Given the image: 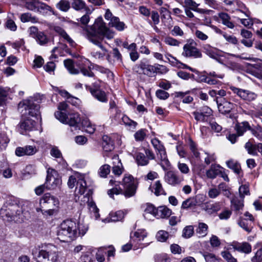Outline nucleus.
<instances>
[{"mask_svg": "<svg viewBox=\"0 0 262 262\" xmlns=\"http://www.w3.org/2000/svg\"><path fill=\"white\" fill-rule=\"evenodd\" d=\"M83 35L90 42L99 47L101 52L93 51L91 55L98 59H103L106 55L107 50L102 44L103 37L111 39L115 35V32L108 28L101 17L97 18L94 24L90 27H84L83 29Z\"/></svg>", "mask_w": 262, "mask_h": 262, "instance_id": "1", "label": "nucleus"}, {"mask_svg": "<svg viewBox=\"0 0 262 262\" xmlns=\"http://www.w3.org/2000/svg\"><path fill=\"white\" fill-rule=\"evenodd\" d=\"M32 254L37 262H57L59 258L57 248L52 244L42 246L41 249H33Z\"/></svg>", "mask_w": 262, "mask_h": 262, "instance_id": "2", "label": "nucleus"}, {"mask_svg": "<svg viewBox=\"0 0 262 262\" xmlns=\"http://www.w3.org/2000/svg\"><path fill=\"white\" fill-rule=\"evenodd\" d=\"M58 238L62 242H70L78 236L77 224L72 220H67L60 224L57 232Z\"/></svg>", "mask_w": 262, "mask_h": 262, "instance_id": "3", "label": "nucleus"}, {"mask_svg": "<svg viewBox=\"0 0 262 262\" xmlns=\"http://www.w3.org/2000/svg\"><path fill=\"white\" fill-rule=\"evenodd\" d=\"M110 184L115 186H119L120 184L123 186V194L126 198L134 196L138 186V182L131 174H125L122 182H117L114 180L110 181Z\"/></svg>", "mask_w": 262, "mask_h": 262, "instance_id": "4", "label": "nucleus"}, {"mask_svg": "<svg viewBox=\"0 0 262 262\" xmlns=\"http://www.w3.org/2000/svg\"><path fill=\"white\" fill-rule=\"evenodd\" d=\"M55 117L62 123L68 124L75 128L78 127L79 123L81 119L78 113H71L67 115L66 114L60 111H57L55 113Z\"/></svg>", "mask_w": 262, "mask_h": 262, "instance_id": "5", "label": "nucleus"}, {"mask_svg": "<svg viewBox=\"0 0 262 262\" xmlns=\"http://www.w3.org/2000/svg\"><path fill=\"white\" fill-rule=\"evenodd\" d=\"M19 108H24L26 112L24 113L23 116L29 115L31 117H35L38 121L39 119L41 120L39 113V105L37 103H35L32 99L25 100L23 102H20L18 104Z\"/></svg>", "mask_w": 262, "mask_h": 262, "instance_id": "6", "label": "nucleus"}, {"mask_svg": "<svg viewBox=\"0 0 262 262\" xmlns=\"http://www.w3.org/2000/svg\"><path fill=\"white\" fill-rule=\"evenodd\" d=\"M196 42L193 39L187 40L183 46L182 56L187 58H199L202 57V54L196 47Z\"/></svg>", "mask_w": 262, "mask_h": 262, "instance_id": "7", "label": "nucleus"}, {"mask_svg": "<svg viewBox=\"0 0 262 262\" xmlns=\"http://www.w3.org/2000/svg\"><path fill=\"white\" fill-rule=\"evenodd\" d=\"M25 6L28 10L36 13H44L50 11L54 14V10L51 7L38 0L27 1Z\"/></svg>", "mask_w": 262, "mask_h": 262, "instance_id": "8", "label": "nucleus"}, {"mask_svg": "<svg viewBox=\"0 0 262 262\" xmlns=\"http://www.w3.org/2000/svg\"><path fill=\"white\" fill-rule=\"evenodd\" d=\"M62 183L61 179L57 176L56 171L52 168L47 170L46 184L47 189L54 190L59 188Z\"/></svg>", "mask_w": 262, "mask_h": 262, "instance_id": "9", "label": "nucleus"}, {"mask_svg": "<svg viewBox=\"0 0 262 262\" xmlns=\"http://www.w3.org/2000/svg\"><path fill=\"white\" fill-rule=\"evenodd\" d=\"M40 204L42 207L49 208L48 210L45 211V213H50V210H54L58 207L59 202L57 198L49 193H47L41 198Z\"/></svg>", "mask_w": 262, "mask_h": 262, "instance_id": "10", "label": "nucleus"}, {"mask_svg": "<svg viewBox=\"0 0 262 262\" xmlns=\"http://www.w3.org/2000/svg\"><path fill=\"white\" fill-rule=\"evenodd\" d=\"M230 89L246 103L253 102L257 98V94L248 90L242 89L233 86H230Z\"/></svg>", "mask_w": 262, "mask_h": 262, "instance_id": "11", "label": "nucleus"}, {"mask_svg": "<svg viewBox=\"0 0 262 262\" xmlns=\"http://www.w3.org/2000/svg\"><path fill=\"white\" fill-rule=\"evenodd\" d=\"M133 70L139 74L151 76L155 73V67L149 64L146 60H141L134 67Z\"/></svg>", "mask_w": 262, "mask_h": 262, "instance_id": "12", "label": "nucleus"}, {"mask_svg": "<svg viewBox=\"0 0 262 262\" xmlns=\"http://www.w3.org/2000/svg\"><path fill=\"white\" fill-rule=\"evenodd\" d=\"M165 181L172 186L180 185L184 181V176L177 171L170 170L167 171L164 176Z\"/></svg>", "mask_w": 262, "mask_h": 262, "instance_id": "13", "label": "nucleus"}, {"mask_svg": "<svg viewBox=\"0 0 262 262\" xmlns=\"http://www.w3.org/2000/svg\"><path fill=\"white\" fill-rule=\"evenodd\" d=\"M104 18L110 21L108 23L110 27H114L119 31L124 30L126 27L124 22L121 21L119 17L114 16L108 9L106 10Z\"/></svg>", "mask_w": 262, "mask_h": 262, "instance_id": "14", "label": "nucleus"}, {"mask_svg": "<svg viewBox=\"0 0 262 262\" xmlns=\"http://www.w3.org/2000/svg\"><path fill=\"white\" fill-rule=\"evenodd\" d=\"M37 122L30 117L24 116V118L18 125V130L22 135L26 131H31L36 129Z\"/></svg>", "mask_w": 262, "mask_h": 262, "instance_id": "15", "label": "nucleus"}, {"mask_svg": "<svg viewBox=\"0 0 262 262\" xmlns=\"http://www.w3.org/2000/svg\"><path fill=\"white\" fill-rule=\"evenodd\" d=\"M212 110L207 106H203L192 113L194 119L197 121L206 122L212 115Z\"/></svg>", "mask_w": 262, "mask_h": 262, "instance_id": "16", "label": "nucleus"}, {"mask_svg": "<svg viewBox=\"0 0 262 262\" xmlns=\"http://www.w3.org/2000/svg\"><path fill=\"white\" fill-rule=\"evenodd\" d=\"M254 220V218L251 214H243V215L240 216L238 224L246 231L249 233L253 228Z\"/></svg>", "mask_w": 262, "mask_h": 262, "instance_id": "17", "label": "nucleus"}, {"mask_svg": "<svg viewBox=\"0 0 262 262\" xmlns=\"http://www.w3.org/2000/svg\"><path fill=\"white\" fill-rule=\"evenodd\" d=\"M38 151V148L33 145H26L23 147H16L15 153L18 157L31 156Z\"/></svg>", "mask_w": 262, "mask_h": 262, "instance_id": "18", "label": "nucleus"}, {"mask_svg": "<svg viewBox=\"0 0 262 262\" xmlns=\"http://www.w3.org/2000/svg\"><path fill=\"white\" fill-rule=\"evenodd\" d=\"M141 207L146 213H171V211L166 206L156 208L153 204L149 203L142 205Z\"/></svg>", "mask_w": 262, "mask_h": 262, "instance_id": "19", "label": "nucleus"}, {"mask_svg": "<svg viewBox=\"0 0 262 262\" xmlns=\"http://www.w3.org/2000/svg\"><path fill=\"white\" fill-rule=\"evenodd\" d=\"M77 183L75 188V195H82L85 193L87 185L85 180V174H78Z\"/></svg>", "mask_w": 262, "mask_h": 262, "instance_id": "20", "label": "nucleus"}, {"mask_svg": "<svg viewBox=\"0 0 262 262\" xmlns=\"http://www.w3.org/2000/svg\"><path fill=\"white\" fill-rule=\"evenodd\" d=\"M231 246L234 250L246 254H249L252 251L251 245L248 242H233Z\"/></svg>", "mask_w": 262, "mask_h": 262, "instance_id": "21", "label": "nucleus"}, {"mask_svg": "<svg viewBox=\"0 0 262 262\" xmlns=\"http://www.w3.org/2000/svg\"><path fill=\"white\" fill-rule=\"evenodd\" d=\"M158 163L164 170H167L170 165V162L167 158L165 149L156 152Z\"/></svg>", "mask_w": 262, "mask_h": 262, "instance_id": "22", "label": "nucleus"}, {"mask_svg": "<svg viewBox=\"0 0 262 262\" xmlns=\"http://www.w3.org/2000/svg\"><path fill=\"white\" fill-rule=\"evenodd\" d=\"M216 102L217 104V107L219 112L223 114H228L230 112L231 110L233 108V104L225 101L222 103L221 97H216Z\"/></svg>", "mask_w": 262, "mask_h": 262, "instance_id": "23", "label": "nucleus"}, {"mask_svg": "<svg viewBox=\"0 0 262 262\" xmlns=\"http://www.w3.org/2000/svg\"><path fill=\"white\" fill-rule=\"evenodd\" d=\"M89 90L92 96L98 101L102 102H106L107 101V98L105 92L99 89L92 87H90Z\"/></svg>", "mask_w": 262, "mask_h": 262, "instance_id": "24", "label": "nucleus"}, {"mask_svg": "<svg viewBox=\"0 0 262 262\" xmlns=\"http://www.w3.org/2000/svg\"><path fill=\"white\" fill-rule=\"evenodd\" d=\"M234 129L238 136H242L247 130L251 129V126L246 121L237 122L234 126Z\"/></svg>", "mask_w": 262, "mask_h": 262, "instance_id": "25", "label": "nucleus"}, {"mask_svg": "<svg viewBox=\"0 0 262 262\" xmlns=\"http://www.w3.org/2000/svg\"><path fill=\"white\" fill-rule=\"evenodd\" d=\"M55 31L62 37L65 41L69 43L71 47H75L76 46V42L62 28L60 27H56L55 28Z\"/></svg>", "mask_w": 262, "mask_h": 262, "instance_id": "26", "label": "nucleus"}, {"mask_svg": "<svg viewBox=\"0 0 262 262\" xmlns=\"http://www.w3.org/2000/svg\"><path fill=\"white\" fill-rule=\"evenodd\" d=\"M15 19V17L14 14L12 13H9L5 23V28L11 31H15L17 30V27L14 22Z\"/></svg>", "mask_w": 262, "mask_h": 262, "instance_id": "27", "label": "nucleus"}, {"mask_svg": "<svg viewBox=\"0 0 262 262\" xmlns=\"http://www.w3.org/2000/svg\"><path fill=\"white\" fill-rule=\"evenodd\" d=\"M219 17L222 21V23L230 29H233L235 27L234 23L231 21V18L229 15L225 12L219 13Z\"/></svg>", "mask_w": 262, "mask_h": 262, "instance_id": "28", "label": "nucleus"}, {"mask_svg": "<svg viewBox=\"0 0 262 262\" xmlns=\"http://www.w3.org/2000/svg\"><path fill=\"white\" fill-rule=\"evenodd\" d=\"M221 169H223L219 165L212 164L210 168L206 172V176L208 178L214 179L220 174Z\"/></svg>", "mask_w": 262, "mask_h": 262, "instance_id": "29", "label": "nucleus"}, {"mask_svg": "<svg viewBox=\"0 0 262 262\" xmlns=\"http://www.w3.org/2000/svg\"><path fill=\"white\" fill-rule=\"evenodd\" d=\"M152 191L154 193V194L159 196L160 195H166V193L165 191L161 182L160 181H157L153 184L152 186Z\"/></svg>", "mask_w": 262, "mask_h": 262, "instance_id": "30", "label": "nucleus"}, {"mask_svg": "<svg viewBox=\"0 0 262 262\" xmlns=\"http://www.w3.org/2000/svg\"><path fill=\"white\" fill-rule=\"evenodd\" d=\"M182 5L184 9H189L192 11L199 12L202 11V10L198 8L199 4H197L193 0H184Z\"/></svg>", "mask_w": 262, "mask_h": 262, "instance_id": "31", "label": "nucleus"}, {"mask_svg": "<svg viewBox=\"0 0 262 262\" xmlns=\"http://www.w3.org/2000/svg\"><path fill=\"white\" fill-rule=\"evenodd\" d=\"M147 233L144 230H138L134 233V237L130 235L131 237V243L134 244L136 242L141 241L143 240L144 238L146 237Z\"/></svg>", "mask_w": 262, "mask_h": 262, "instance_id": "32", "label": "nucleus"}, {"mask_svg": "<svg viewBox=\"0 0 262 262\" xmlns=\"http://www.w3.org/2000/svg\"><path fill=\"white\" fill-rule=\"evenodd\" d=\"M231 209L234 211H238L242 210L244 207L243 199L239 200L237 197H234L231 200Z\"/></svg>", "mask_w": 262, "mask_h": 262, "instance_id": "33", "label": "nucleus"}, {"mask_svg": "<svg viewBox=\"0 0 262 262\" xmlns=\"http://www.w3.org/2000/svg\"><path fill=\"white\" fill-rule=\"evenodd\" d=\"M20 21L23 23L31 22L35 24L38 22V19L35 16H32L29 12L24 13L20 16Z\"/></svg>", "mask_w": 262, "mask_h": 262, "instance_id": "34", "label": "nucleus"}, {"mask_svg": "<svg viewBox=\"0 0 262 262\" xmlns=\"http://www.w3.org/2000/svg\"><path fill=\"white\" fill-rule=\"evenodd\" d=\"M90 62L87 59L84 61V66L85 67L80 66L79 68L81 73L85 76L92 77L94 76V73L91 71V68L89 65Z\"/></svg>", "mask_w": 262, "mask_h": 262, "instance_id": "35", "label": "nucleus"}, {"mask_svg": "<svg viewBox=\"0 0 262 262\" xmlns=\"http://www.w3.org/2000/svg\"><path fill=\"white\" fill-rule=\"evenodd\" d=\"M124 214H108L107 217L101 219V220L104 223L120 221L124 217Z\"/></svg>", "mask_w": 262, "mask_h": 262, "instance_id": "36", "label": "nucleus"}, {"mask_svg": "<svg viewBox=\"0 0 262 262\" xmlns=\"http://www.w3.org/2000/svg\"><path fill=\"white\" fill-rule=\"evenodd\" d=\"M227 167L232 169L235 173L239 174L241 171L240 164L234 160H230L226 162Z\"/></svg>", "mask_w": 262, "mask_h": 262, "instance_id": "37", "label": "nucleus"}, {"mask_svg": "<svg viewBox=\"0 0 262 262\" xmlns=\"http://www.w3.org/2000/svg\"><path fill=\"white\" fill-rule=\"evenodd\" d=\"M135 158L137 164L139 166H145L149 163V160L143 153H136Z\"/></svg>", "mask_w": 262, "mask_h": 262, "instance_id": "38", "label": "nucleus"}, {"mask_svg": "<svg viewBox=\"0 0 262 262\" xmlns=\"http://www.w3.org/2000/svg\"><path fill=\"white\" fill-rule=\"evenodd\" d=\"M64 64L65 67L67 69L69 72L72 74H78L79 71L78 69L75 68L73 64V62L71 59H66L64 61Z\"/></svg>", "mask_w": 262, "mask_h": 262, "instance_id": "39", "label": "nucleus"}, {"mask_svg": "<svg viewBox=\"0 0 262 262\" xmlns=\"http://www.w3.org/2000/svg\"><path fill=\"white\" fill-rule=\"evenodd\" d=\"M203 49L205 53L210 57L215 58L216 56V49L208 44L204 45Z\"/></svg>", "mask_w": 262, "mask_h": 262, "instance_id": "40", "label": "nucleus"}, {"mask_svg": "<svg viewBox=\"0 0 262 262\" xmlns=\"http://www.w3.org/2000/svg\"><path fill=\"white\" fill-rule=\"evenodd\" d=\"M257 246L259 248L255 252L254 255L251 258V262L262 261V243H258Z\"/></svg>", "mask_w": 262, "mask_h": 262, "instance_id": "41", "label": "nucleus"}, {"mask_svg": "<svg viewBox=\"0 0 262 262\" xmlns=\"http://www.w3.org/2000/svg\"><path fill=\"white\" fill-rule=\"evenodd\" d=\"M245 148L248 151L249 154L253 156H256L257 155V144H253L251 142L248 141L246 143L245 145Z\"/></svg>", "mask_w": 262, "mask_h": 262, "instance_id": "42", "label": "nucleus"}, {"mask_svg": "<svg viewBox=\"0 0 262 262\" xmlns=\"http://www.w3.org/2000/svg\"><path fill=\"white\" fill-rule=\"evenodd\" d=\"M175 96L181 98L182 102L184 103H189L193 101V98L190 96L187 95V94L185 93L176 92Z\"/></svg>", "mask_w": 262, "mask_h": 262, "instance_id": "43", "label": "nucleus"}, {"mask_svg": "<svg viewBox=\"0 0 262 262\" xmlns=\"http://www.w3.org/2000/svg\"><path fill=\"white\" fill-rule=\"evenodd\" d=\"M35 39L37 43L41 46L46 45L49 40L46 35L42 32H39Z\"/></svg>", "mask_w": 262, "mask_h": 262, "instance_id": "44", "label": "nucleus"}, {"mask_svg": "<svg viewBox=\"0 0 262 262\" xmlns=\"http://www.w3.org/2000/svg\"><path fill=\"white\" fill-rule=\"evenodd\" d=\"M196 204L195 199L193 198H190L183 202L182 208L183 209H187L194 207Z\"/></svg>", "mask_w": 262, "mask_h": 262, "instance_id": "45", "label": "nucleus"}, {"mask_svg": "<svg viewBox=\"0 0 262 262\" xmlns=\"http://www.w3.org/2000/svg\"><path fill=\"white\" fill-rule=\"evenodd\" d=\"M223 207L222 204L220 202L209 203L207 206V209L209 211L215 212L220 211Z\"/></svg>", "mask_w": 262, "mask_h": 262, "instance_id": "46", "label": "nucleus"}, {"mask_svg": "<svg viewBox=\"0 0 262 262\" xmlns=\"http://www.w3.org/2000/svg\"><path fill=\"white\" fill-rule=\"evenodd\" d=\"M19 215L20 214H4L2 217L6 222H10L14 221L15 222H19L18 219H19Z\"/></svg>", "mask_w": 262, "mask_h": 262, "instance_id": "47", "label": "nucleus"}, {"mask_svg": "<svg viewBox=\"0 0 262 262\" xmlns=\"http://www.w3.org/2000/svg\"><path fill=\"white\" fill-rule=\"evenodd\" d=\"M194 233V229L192 226H186L183 230L182 236L185 238L191 237Z\"/></svg>", "mask_w": 262, "mask_h": 262, "instance_id": "48", "label": "nucleus"}, {"mask_svg": "<svg viewBox=\"0 0 262 262\" xmlns=\"http://www.w3.org/2000/svg\"><path fill=\"white\" fill-rule=\"evenodd\" d=\"M193 32L195 37L200 40L206 41L209 38L208 35L201 30L195 29Z\"/></svg>", "mask_w": 262, "mask_h": 262, "instance_id": "49", "label": "nucleus"}, {"mask_svg": "<svg viewBox=\"0 0 262 262\" xmlns=\"http://www.w3.org/2000/svg\"><path fill=\"white\" fill-rule=\"evenodd\" d=\"M56 7L62 11L66 12L70 9V5L67 0H61L56 4Z\"/></svg>", "mask_w": 262, "mask_h": 262, "instance_id": "50", "label": "nucleus"}, {"mask_svg": "<svg viewBox=\"0 0 262 262\" xmlns=\"http://www.w3.org/2000/svg\"><path fill=\"white\" fill-rule=\"evenodd\" d=\"M151 143L156 150V152L165 149L162 142L156 138L151 139Z\"/></svg>", "mask_w": 262, "mask_h": 262, "instance_id": "51", "label": "nucleus"}, {"mask_svg": "<svg viewBox=\"0 0 262 262\" xmlns=\"http://www.w3.org/2000/svg\"><path fill=\"white\" fill-rule=\"evenodd\" d=\"M88 230V226L87 225L83 223L79 222L77 224V231L78 236H83Z\"/></svg>", "mask_w": 262, "mask_h": 262, "instance_id": "52", "label": "nucleus"}, {"mask_svg": "<svg viewBox=\"0 0 262 262\" xmlns=\"http://www.w3.org/2000/svg\"><path fill=\"white\" fill-rule=\"evenodd\" d=\"M82 123L85 127V130L87 133L92 134L95 132L96 129L95 125L92 124L89 120H83Z\"/></svg>", "mask_w": 262, "mask_h": 262, "instance_id": "53", "label": "nucleus"}, {"mask_svg": "<svg viewBox=\"0 0 262 262\" xmlns=\"http://www.w3.org/2000/svg\"><path fill=\"white\" fill-rule=\"evenodd\" d=\"M169 233L164 230L158 231L156 234L157 240L161 242H166L169 237Z\"/></svg>", "mask_w": 262, "mask_h": 262, "instance_id": "54", "label": "nucleus"}, {"mask_svg": "<svg viewBox=\"0 0 262 262\" xmlns=\"http://www.w3.org/2000/svg\"><path fill=\"white\" fill-rule=\"evenodd\" d=\"M146 136V130L141 129L138 130L134 134V138L137 141H142Z\"/></svg>", "mask_w": 262, "mask_h": 262, "instance_id": "55", "label": "nucleus"}, {"mask_svg": "<svg viewBox=\"0 0 262 262\" xmlns=\"http://www.w3.org/2000/svg\"><path fill=\"white\" fill-rule=\"evenodd\" d=\"M122 120L124 125L130 127L133 129H135L137 125V123L133 120H130L127 116L124 115L122 117Z\"/></svg>", "mask_w": 262, "mask_h": 262, "instance_id": "56", "label": "nucleus"}, {"mask_svg": "<svg viewBox=\"0 0 262 262\" xmlns=\"http://www.w3.org/2000/svg\"><path fill=\"white\" fill-rule=\"evenodd\" d=\"M164 42L167 45L174 47H179L181 44V42L180 41L170 36L165 38Z\"/></svg>", "mask_w": 262, "mask_h": 262, "instance_id": "57", "label": "nucleus"}, {"mask_svg": "<svg viewBox=\"0 0 262 262\" xmlns=\"http://www.w3.org/2000/svg\"><path fill=\"white\" fill-rule=\"evenodd\" d=\"M111 167L109 165L104 164L101 166L99 170V174L101 177L105 178L110 172Z\"/></svg>", "mask_w": 262, "mask_h": 262, "instance_id": "58", "label": "nucleus"}, {"mask_svg": "<svg viewBox=\"0 0 262 262\" xmlns=\"http://www.w3.org/2000/svg\"><path fill=\"white\" fill-rule=\"evenodd\" d=\"M83 198L84 199H87L88 202V206L89 209V211L91 213H98L99 209L97 208L96 205L93 201L89 202V198L86 196V195H83Z\"/></svg>", "mask_w": 262, "mask_h": 262, "instance_id": "59", "label": "nucleus"}, {"mask_svg": "<svg viewBox=\"0 0 262 262\" xmlns=\"http://www.w3.org/2000/svg\"><path fill=\"white\" fill-rule=\"evenodd\" d=\"M117 160L118 165L114 166L112 168L113 173L117 176H120L123 172V166L120 161Z\"/></svg>", "mask_w": 262, "mask_h": 262, "instance_id": "60", "label": "nucleus"}, {"mask_svg": "<svg viewBox=\"0 0 262 262\" xmlns=\"http://www.w3.org/2000/svg\"><path fill=\"white\" fill-rule=\"evenodd\" d=\"M85 4L82 0H73L72 7L76 10H80L84 9Z\"/></svg>", "mask_w": 262, "mask_h": 262, "instance_id": "61", "label": "nucleus"}, {"mask_svg": "<svg viewBox=\"0 0 262 262\" xmlns=\"http://www.w3.org/2000/svg\"><path fill=\"white\" fill-rule=\"evenodd\" d=\"M171 34L174 36H183L184 34L183 30L178 26H174L170 31Z\"/></svg>", "mask_w": 262, "mask_h": 262, "instance_id": "62", "label": "nucleus"}, {"mask_svg": "<svg viewBox=\"0 0 262 262\" xmlns=\"http://www.w3.org/2000/svg\"><path fill=\"white\" fill-rule=\"evenodd\" d=\"M208 226L205 223H200L196 230V232L201 236H204L207 234Z\"/></svg>", "mask_w": 262, "mask_h": 262, "instance_id": "63", "label": "nucleus"}, {"mask_svg": "<svg viewBox=\"0 0 262 262\" xmlns=\"http://www.w3.org/2000/svg\"><path fill=\"white\" fill-rule=\"evenodd\" d=\"M222 255L227 262H237L236 259L233 257L228 251H225L222 252Z\"/></svg>", "mask_w": 262, "mask_h": 262, "instance_id": "64", "label": "nucleus"}]
</instances>
